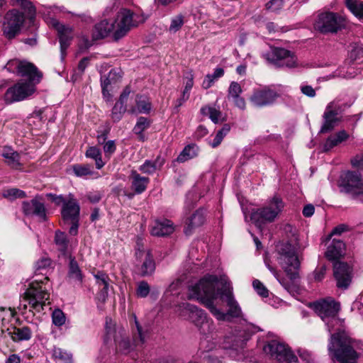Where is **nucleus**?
<instances>
[{"label":"nucleus","instance_id":"nucleus-1","mask_svg":"<svg viewBox=\"0 0 363 363\" xmlns=\"http://www.w3.org/2000/svg\"><path fill=\"white\" fill-rule=\"evenodd\" d=\"M189 296L190 298L200 300L218 320H225L227 315L214 306L213 302L218 298L227 303L229 307L228 315L234 317L240 315L241 310L233 297L230 284L225 283L219 288L218 278L216 276L204 277L191 287Z\"/></svg>","mask_w":363,"mask_h":363},{"label":"nucleus","instance_id":"nucleus-2","mask_svg":"<svg viewBox=\"0 0 363 363\" xmlns=\"http://www.w3.org/2000/svg\"><path fill=\"white\" fill-rule=\"evenodd\" d=\"M328 352L333 360L339 363H358L363 357V345L350 338L344 331L330 336Z\"/></svg>","mask_w":363,"mask_h":363},{"label":"nucleus","instance_id":"nucleus-3","mask_svg":"<svg viewBox=\"0 0 363 363\" xmlns=\"http://www.w3.org/2000/svg\"><path fill=\"white\" fill-rule=\"evenodd\" d=\"M15 4L20 6L23 13L13 9L7 12L4 18L3 32L9 38H13L20 31L25 21V15L30 22H33L35 18V9L33 4L26 0H16Z\"/></svg>","mask_w":363,"mask_h":363},{"label":"nucleus","instance_id":"nucleus-4","mask_svg":"<svg viewBox=\"0 0 363 363\" xmlns=\"http://www.w3.org/2000/svg\"><path fill=\"white\" fill-rule=\"evenodd\" d=\"M284 208V203L277 196H273L262 207L254 211L250 216L255 224L261 228L265 223L275 221Z\"/></svg>","mask_w":363,"mask_h":363},{"label":"nucleus","instance_id":"nucleus-5","mask_svg":"<svg viewBox=\"0 0 363 363\" xmlns=\"http://www.w3.org/2000/svg\"><path fill=\"white\" fill-rule=\"evenodd\" d=\"M313 28L321 34H335L345 26V19L340 14L326 10L318 11Z\"/></svg>","mask_w":363,"mask_h":363},{"label":"nucleus","instance_id":"nucleus-6","mask_svg":"<svg viewBox=\"0 0 363 363\" xmlns=\"http://www.w3.org/2000/svg\"><path fill=\"white\" fill-rule=\"evenodd\" d=\"M297 245L283 242L277 246L278 261L291 279L298 277L300 261L297 255Z\"/></svg>","mask_w":363,"mask_h":363},{"label":"nucleus","instance_id":"nucleus-7","mask_svg":"<svg viewBox=\"0 0 363 363\" xmlns=\"http://www.w3.org/2000/svg\"><path fill=\"white\" fill-rule=\"evenodd\" d=\"M24 295L28 304L36 312L43 311L44 307L50 304L49 301L47 302L50 298V294L42 280L33 281Z\"/></svg>","mask_w":363,"mask_h":363},{"label":"nucleus","instance_id":"nucleus-8","mask_svg":"<svg viewBox=\"0 0 363 363\" xmlns=\"http://www.w3.org/2000/svg\"><path fill=\"white\" fill-rule=\"evenodd\" d=\"M340 187L342 191L363 202V178L359 172L347 171L342 173L340 178Z\"/></svg>","mask_w":363,"mask_h":363},{"label":"nucleus","instance_id":"nucleus-9","mask_svg":"<svg viewBox=\"0 0 363 363\" xmlns=\"http://www.w3.org/2000/svg\"><path fill=\"white\" fill-rule=\"evenodd\" d=\"M80 207L77 201L71 194L68 195V199L64 203L61 210L62 224L65 227H69V233L72 235L77 234L79 221Z\"/></svg>","mask_w":363,"mask_h":363},{"label":"nucleus","instance_id":"nucleus-10","mask_svg":"<svg viewBox=\"0 0 363 363\" xmlns=\"http://www.w3.org/2000/svg\"><path fill=\"white\" fill-rule=\"evenodd\" d=\"M311 307L314 310L317 315L328 325L329 330L330 322L337 323V316L340 311V303L336 302L334 298L328 297L320 299L313 303Z\"/></svg>","mask_w":363,"mask_h":363},{"label":"nucleus","instance_id":"nucleus-11","mask_svg":"<svg viewBox=\"0 0 363 363\" xmlns=\"http://www.w3.org/2000/svg\"><path fill=\"white\" fill-rule=\"evenodd\" d=\"M141 21L138 20V16L130 10L121 9L118 12L115 21L112 23L114 25V39L118 40L124 37L131 28L138 26Z\"/></svg>","mask_w":363,"mask_h":363},{"label":"nucleus","instance_id":"nucleus-12","mask_svg":"<svg viewBox=\"0 0 363 363\" xmlns=\"http://www.w3.org/2000/svg\"><path fill=\"white\" fill-rule=\"evenodd\" d=\"M347 106L346 104H342L337 99L330 101L324 111L323 116L324 121L320 132L325 133L333 130L340 121L339 115L344 111Z\"/></svg>","mask_w":363,"mask_h":363},{"label":"nucleus","instance_id":"nucleus-13","mask_svg":"<svg viewBox=\"0 0 363 363\" xmlns=\"http://www.w3.org/2000/svg\"><path fill=\"white\" fill-rule=\"evenodd\" d=\"M264 351L280 363H296L297 357L284 343L272 340L264 347Z\"/></svg>","mask_w":363,"mask_h":363},{"label":"nucleus","instance_id":"nucleus-14","mask_svg":"<svg viewBox=\"0 0 363 363\" xmlns=\"http://www.w3.org/2000/svg\"><path fill=\"white\" fill-rule=\"evenodd\" d=\"M184 309L189 313V320L195 324L201 333L208 334L213 330L212 320L206 317L203 310L189 303L185 305Z\"/></svg>","mask_w":363,"mask_h":363},{"label":"nucleus","instance_id":"nucleus-15","mask_svg":"<svg viewBox=\"0 0 363 363\" xmlns=\"http://www.w3.org/2000/svg\"><path fill=\"white\" fill-rule=\"evenodd\" d=\"M34 91L35 85L33 83L21 80L6 90L4 101L7 104L20 101L30 96Z\"/></svg>","mask_w":363,"mask_h":363},{"label":"nucleus","instance_id":"nucleus-16","mask_svg":"<svg viewBox=\"0 0 363 363\" xmlns=\"http://www.w3.org/2000/svg\"><path fill=\"white\" fill-rule=\"evenodd\" d=\"M136 332L133 335V343L131 344L128 337L125 335H120L116 337L115 342L116 344V349L121 353L127 354L130 352L133 345L139 346L142 345L145 341V334L144 333L142 327L139 325L138 322L135 320Z\"/></svg>","mask_w":363,"mask_h":363},{"label":"nucleus","instance_id":"nucleus-17","mask_svg":"<svg viewBox=\"0 0 363 363\" xmlns=\"http://www.w3.org/2000/svg\"><path fill=\"white\" fill-rule=\"evenodd\" d=\"M136 269L141 277L152 275L155 270V262L150 251L139 247L135 251Z\"/></svg>","mask_w":363,"mask_h":363},{"label":"nucleus","instance_id":"nucleus-18","mask_svg":"<svg viewBox=\"0 0 363 363\" xmlns=\"http://www.w3.org/2000/svg\"><path fill=\"white\" fill-rule=\"evenodd\" d=\"M279 97V94L268 87L258 89L253 91L250 97V102L256 107L272 105Z\"/></svg>","mask_w":363,"mask_h":363},{"label":"nucleus","instance_id":"nucleus-19","mask_svg":"<svg viewBox=\"0 0 363 363\" xmlns=\"http://www.w3.org/2000/svg\"><path fill=\"white\" fill-rule=\"evenodd\" d=\"M334 277L339 289H346L352 281V268L345 262H336L333 267Z\"/></svg>","mask_w":363,"mask_h":363},{"label":"nucleus","instance_id":"nucleus-20","mask_svg":"<svg viewBox=\"0 0 363 363\" xmlns=\"http://www.w3.org/2000/svg\"><path fill=\"white\" fill-rule=\"evenodd\" d=\"M263 57L271 62L276 63L283 60L282 65L288 67H294L296 65V59L291 55V52L284 48H273L270 52L263 54Z\"/></svg>","mask_w":363,"mask_h":363},{"label":"nucleus","instance_id":"nucleus-21","mask_svg":"<svg viewBox=\"0 0 363 363\" xmlns=\"http://www.w3.org/2000/svg\"><path fill=\"white\" fill-rule=\"evenodd\" d=\"M22 208L26 216L34 215L43 220H46V209L39 196H35L29 201L23 202Z\"/></svg>","mask_w":363,"mask_h":363},{"label":"nucleus","instance_id":"nucleus-22","mask_svg":"<svg viewBox=\"0 0 363 363\" xmlns=\"http://www.w3.org/2000/svg\"><path fill=\"white\" fill-rule=\"evenodd\" d=\"M51 23L57 31L62 55L64 56L65 51L68 48L69 42L73 37L72 28L68 26L60 23L55 19H52Z\"/></svg>","mask_w":363,"mask_h":363},{"label":"nucleus","instance_id":"nucleus-23","mask_svg":"<svg viewBox=\"0 0 363 363\" xmlns=\"http://www.w3.org/2000/svg\"><path fill=\"white\" fill-rule=\"evenodd\" d=\"M18 75L26 77L28 80L27 82L33 83L34 85L39 83L42 78V74L38 70L37 67L33 64L26 61L22 62Z\"/></svg>","mask_w":363,"mask_h":363},{"label":"nucleus","instance_id":"nucleus-24","mask_svg":"<svg viewBox=\"0 0 363 363\" xmlns=\"http://www.w3.org/2000/svg\"><path fill=\"white\" fill-rule=\"evenodd\" d=\"M130 93L129 88H125L120 96L118 101L115 104L111 114L113 122L119 121L123 113L126 111V101Z\"/></svg>","mask_w":363,"mask_h":363},{"label":"nucleus","instance_id":"nucleus-25","mask_svg":"<svg viewBox=\"0 0 363 363\" xmlns=\"http://www.w3.org/2000/svg\"><path fill=\"white\" fill-rule=\"evenodd\" d=\"M152 108V104L147 96L137 95L135 99V105L132 106L128 112L131 114L149 113Z\"/></svg>","mask_w":363,"mask_h":363},{"label":"nucleus","instance_id":"nucleus-26","mask_svg":"<svg viewBox=\"0 0 363 363\" xmlns=\"http://www.w3.org/2000/svg\"><path fill=\"white\" fill-rule=\"evenodd\" d=\"M174 230L173 223L167 219L155 220L151 233L152 235L162 237L172 234Z\"/></svg>","mask_w":363,"mask_h":363},{"label":"nucleus","instance_id":"nucleus-27","mask_svg":"<svg viewBox=\"0 0 363 363\" xmlns=\"http://www.w3.org/2000/svg\"><path fill=\"white\" fill-rule=\"evenodd\" d=\"M130 179L131 180V188L135 194H142L145 191L150 182L148 177L140 176L135 170L131 171Z\"/></svg>","mask_w":363,"mask_h":363},{"label":"nucleus","instance_id":"nucleus-28","mask_svg":"<svg viewBox=\"0 0 363 363\" xmlns=\"http://www.w3.org/2000/svg\"><path fill=\"white\" fill-rule=\"evenodd\" d=\"M111 32L114 33V25L106 20H103L94 26L92 30V38L94 40L104 38Z\"/></svg>","mask_w":363,"mask_h":363},{"label":"nucleus","instance_id":"nucleus-29","mask_svg":"<svg viewBox=\"0 0 363 363\" xmlns=\"http://www.w3.org/2000/svg\"><path fill=\"white\" fill-rule=\"evenodd\" d=\"M1 156L5 159L6 163L12 169H20L22 164L20 162V154L11 147H5L1 152Z\"/></svg>","mask_w":363,"mask_h":363},{"label":"nucleus","instance_id":"nucleus-30","mask_svg":"<svg viewBox=\"0 0 363 363\" xmlns=\"http://www.w3.org/2000/svg\"><path fill=\"white\" fill-rule=\"evenodd\" d=\"M345 250V243L340 240L333 239L332 243L328 247L325 256L330 260H335L343 255Z\"/></svg>","mask_w":363,"mask_h":363},{"label":"nucleus","instance_id":"nucleus-31","mask_svg":"<svg viewBox=\"0 0 363 363\" xmlns=\"http://www.w3.org/2000/svg\"><path fill=\"white\" fill-rule=\"evenodd\" d=\"M6 333L15 342L28 340L31 338V331L28 327L11 326L6 329Z\"/></svg>","mask_w":363,"mask_h":363},{"label":"nucleus","instance_id":"nucleus-32","mask_svg":"<svg viewBox=\"0 0 363 363\" xmlns=\"http://www.w3.org/2000/svg\"><path fill=\"white\" fill-rule=\"evenodd\" d=\"M205 221L204 213L202 210H198L186 221L187 227L185 229L186 235L190 234L194 228L201 226Z\"/></svg>","mask_w":363,"mask_h":363},{"label":"nucleus","instance_id":"nucleus-33","mask_svg":"<svg viewBox=\"0 0 363 363\" xmlns=\"http://www.w3.org/2000/svg\"><path fill=\"white\" fill-rule=\"evenodd\" d=\"M67 276L69 280L82 284L83 274L74 258H70Z\"/></svg>","mask_w":363,"mask_h":363},{"label":"nucleus","instance_id":"nucleus-34","mask_svg":"<svg viewBox=\"0 0 363 363\" xmlns=\"http://www.w3.org/2000/svg\"><path fill=\"white\" fill-rule=\"evenodd\" d=\"M198 147L196 145L186 146L177 158V162H184L195 157L198 154Z\"/></svg>","mask_w":363,"mask_h":363},{"label":"nucleus","instance_id":"nucleus-35","mask_svg":"<svg viewBox=\"0 0 363 363\" xmlns=\"http://www.w3.org/2000/svg\"><path fill=\"white\" fill-rule=\"evenodd\" d=\"M203 116H208L214 123L223 121L222 113L220 110L212 106H204L201 108Z\"/></svg>","mask_w":363,"mask_h":363},{"label":"nucleus","instance_id":"nucleus-36","mask_svg":"<svg viewBox=\"0 0 363 363\" xmlns=\"http://www.w3.org/2000/svg\"><path fill=\"white\" fill-rule=\"evenodd\" d=\"M347 7L357 18H363V2L359 0H345Z\"/></svg>","mask_w":363,"mask_h":363},{"label":"nucleus","instance_id":"nucleus-37","mask_svg":"<svg viewBox=\"0 0 363 363\" xmlns=\"http://www.w3.org/2000/svg\"><path fill=\"white\" fill-rule=\"evenodd\" d=\"M86 157L91 158L95 160L96 167L98 169H100L104 166V162L101 159V152L99 149L96 147H90L86 152Z\"/></svg>","mask_w":363,"mask_h":363},{"label":"nucleus","instance_id":"nucleus-38","mask_svg":"<svg viewBox=\"0 0 363 363\" xmlns=\"http://www.w3.org/2000/svg\"><path fill=\"white\" fill-rule=\"evenodd\" d=\"M52 357L62 363L72 362V354L59 347L54 348Z\"/></svg>","mask_w":363,"mask_h":363},{"label":"nucleus","instance_id":"nucleus-39","mask_svg":"<svg viewBox=\"0 0 363 363\" xmlns=\"http://www.w3.org/2000/svg\"><path fill=\"white\" fill-rule=\"evenodd\" d=\"M72 170L77 177H82L92 174V167L89 164H74L72 166Z\"/></svg>","mask_w":363,"mask_h":363},{"label":"nucleus","instance_id":"nucleus-40","mask_svg":"<svg viewBox=\"0 0 363 363\" xmlns=\"http://www.w3.org/2000/svg\"><path fill=\"white\" fill-rule=\"evenodd\" d=\"M230 125L228 124H225L223 128L217 132L212 142H209L210 145L212 147H218L221 143L223 138L230 131Z\"/></svg>","mask_w":363,"mask_h":363},{"label":"nucleus","instance_id":"nucleus-41","mask_svg":"<svg viewBox=\"0 0 363 363\" xmlns=\"http://www.w3.org/2000/svg\"><path fill=\"white\" fill-rule=\"evenodd\" d=\"M55 241L61 252H65L67 250L68 240L65 233L57 231L55 233Z\"/></svg>","mask_w":363,"mask_h":363},{"label":"nucleus","instance_id":"nucleus-42","mask_svg":"<svg viewBox=\"0 0 363 363\" xmlns=\"http://www.w3.org/2000/svg\"><path fill=\"white\" fill-rule=\"evenodd\" d=\"M184 24V16L181 14L173 17L171 20V23L169 30L171 33H176L178 31Z\"/></svg>","mask_w":363,"mask_h":363},{"label":"nucleus","instance_id":"nucleus-43","mask_svg":"<svg viewBox=\"0 0 363 363\" xmlns=\"http://www.w3.org/2000/svg\"><path fill=\"white\" fill-rule=\"evenodd\" d=\"M150 125V121L145 117H140L134 127V132L136 134H141Z\"/></svg>","mask_w":363,"mask_h":363},{"label":"nucleus","instance_id":"nucleus-44","mask_svg":"<svg viewBox=\"0 0 363 363\" xmlns=\"http://www.w3.org/2000/svg\"><path fill=\"white\" fill-rule=\"evenodd\" d=\"M242 90L240 85L236 82H232L228 88V97L229 99L240 96Z\"/></svg>","mask_w":363,"mask_h":363},{"label":"nucleus","instance_id":"nucleus-45","mask_svg":"<svg viewBox=\"0 0 363 363\" xmlns=\"http://www.w3.org/2000/svg\"><path fill=\"white\" fill-rule=\"evenodd\" d=\"M4 196L9 199L26 197V193L18 189H10L4 192Z\"/></svg>","mask_w":363,"mask_h":363},{"label":"nucleus","instance_id":"nucleus-46","mask_svg":"<svg viewBox=\"0 0 363 363\" xmlns=\"http://www.w3.org/2000/svg\"><path fill=\"white\" fill-rule=\"evenodd\" d=\"M150 291V288L147 282L145 281H140L138 284L136 294L138 297L145 298L147 296Z\"/></svg>","mask_w":363,"mask_h":363},{"label":"nucleus","instance_id":"nucleus-47","mask_svg":"<svg viewBox=\"0 0 363 363\" xmlns=\"http://www.w3.org/2000/svg\"><path fill=\"white\" fill-rule=\"evenodd\" d=\"M52 323L57 326H61L65 323V316L60 309H55L52 315Z\"/></svg>","mask_w":363,"mask_h":363},{"label":"nucleus","instance_id":"nucleus-48","mask_svg":"<svg viewBox=\"0 0 363 363\" xmlns=\"http://www.w3.org/2000/svg\"><path fill=\"white\" fill-rule=\"evenodd\" d=\"M252 286L259 296L262 297H267L269 296V291L259 280H254Z\"/></svg>","mask_w":363,"mask_h":363},{"label":"nucleus","instance_id":"nucleus-49","mask_svg":"<svg viewBox=\"0 0 363 363\" xmlns=\"http://www.w3.org/2000/svg\"><path fill=\"white\" fill-rule=\"evenodd\" d=\"M22 62L23 61H20L16 59L11 60L7 62V64L5 66V68L10 72L18 74L21 66L22 65Z\"/></svg>","mask_w":363,"mask_h":363},{"label":"nucleus","instance_id":"nucleus-50","mask_svg":"<svg viewBox=\"0 0 363 363\" xmlns=\"http://www.w3.org/2000/svg\"><path fill=\"white\" fill-rule=\"evenodd\" d=\"M266 265L268 268V269L274 274V276L276 277V279L279 281V282L284 286V288L289 291L290 290V286L289 284L285 281L284 279L279 278V274L277 271L272 267L267 261H265Z\"/></svg>","mask_w":363,"mask_h":363},{"label":"nucleus","instance_id":"nucleus-51","mask_svg":"<svg viewBox=\"0 0 363 363\" xmlns=\"http://www.w3.org/2000/svg\"><path fill=\"white\" fill-rule=\"evenodd\" d=\"M140 171H141L143 173L151 174H153L156 169L154 166V164L152 161L151 160H146L139 168Z\"/></svg>","mask_w":363,"mask_h":363},{"label":"nucleus","instance_id":"nucleus-52","mask_svg":"<svg viewBox=\"0 0 363 363\" xmlns=\"http://www.w3.org/2000/svg\"><path fill=\"white\" fill-rule=\"evenodd\" d=\"M284 0H270L266 4V9L271 11H277L283 6Z\"/></svg>","mask_w":363,"mask_h":363},{"label":"nucleus","instance_id":"nucleus-53","mask_svg":"<svg viewBox=\"0 0 363 363\" xmlns=\"http://www.w3.org/2000/svg\"><path fill=\"white\" fill-rule=\"evenodd\" d=\"M51 264V260L48 258H42L39 259L35 264V273L39 272L41 273V270L46 269Z\"/></svg>","mask_w":363,"mask_h":363},{"label":"nucleus","instance_id":"nucleus-54","mask_svg":"<svg viewBox=\"0 0 363 363\" xmlns=\"http://www.w3.org/2000/svg\"><path fill=\"white\" fill-rule=\"evenodd\" d=\"M47 196L50 198L51 201L54 202L56 205L60 206L62 205L63 206L64 203H66L67 201L68 197L65 198L62 195H55L52 194H47Z\"/></svg>","mask_w":363,"mask_h":363},{"label":"nucleus","instance_id":"nucleus-55","mask_svg":"<svg viewBox=\"0 0 363 363\" xmlns=\"http://www.w3.org/2000/svg\"><path fill=\"white\" fill-rule=\"evenodd\" d=\"M116 145L113 140H108L104 145V151L108 156L111 155L116 150Z\"/></svg>","mask_w":363,"mask_h":363},{"label":"nucleus","instance_id":"nucleus-56","mask_svg":"<svg viewBox=\"0 0 363 363\" xmlns=\"http://www.w3.org/2000/svg\"><path fill=\"white\" fill-rule=\"evenodd\" d=\"M301 93L308 97H314L315 96V89L309 85H304L301 86Z\"/></svg>","mask_w":363,"mask_h":363},{"label":"nucleus","instance_id":"nucleus-57","mask_svg":"<svg viewBox=\"0 0 363 363\" xmlns=\"http://www.w3.org/2000/svg\"><path fill=\"white\" fill-rule=\"evenodd\" d=\"M224 74V70L223 68L217 67L215 69L214 72L211 74H207V77L210 79H212V82H214V81Z\"/></svg>","mask_w":363,"mask_h":363},{"label":"nucleus","instance_id":"nucleus-58","mask_svg":"<svg viewBox=\"0 0 363 363\" xmlns=\"http://www.w3.org/2000/svg\"><path fill=\"white\" fill-rule=\"evenodd\" d=\"M333 138L337 142L338 144L347 140L349 137L348 134L345 130L338 132L335 135H333Z\"/></svg>","mask_w":363,"mask_h":363},{"label":"nucleus","instance_id":"nucleus-59","mask_svg":"<svg viewBox=\"0 0 363 363\" xmlns=\"http://www.w3.org/2000/svg\"><path fill=\"white\" fill-rule=\"evenodd\" d=\"M337 145H338V143L335 140V138H333V136H330L327 139V140L324 145V150H325V151H328Z\"/></svg>","mask_w":363,"mask_h":363},{"label":"nucleus","instance_id":"nucleus-60","mask_svg":"<svg viewBox=\"0 0 363 363\" xmlns=\"http://www.w3.org/2000/svg\"><path fill=\"white\" fill-rule=\"evenodd\" d=\"M232 99L234 101V103L237 107H238L239 108H240L242 110H244L245 108L246 103H245V99L242 97H241L240 96L238 97H235Z\"/></svg>","mask_w":363,"mask_h":363},{"label":"nucleus","instance_id":"nucleus-61","mask_svg":"<svg viewBox=\"0 0 363 363\" xmlns=\"http://www.w3.org/2000/svg\"><path fill=\"white\" fill-rule=\"evenodd\" d=\"M325 267H322L318 270L315 271L314 272V279L315 281H321L325 276Z\"/></svg>","mask_w":363,"mask_h":363},{"label":"nucleus","instance_id":"nucleus-62","mask_svg":"<svg viewBox=\"0 0 363 363\" xmlns=\"http://www.w3.org/2000/svg\"><path fill=\"white\" fill-rule=\"evenodd\" d=\"M314 206L311 204L306 205L303 209V214L306 217H311L314 213Z\"/></svg>","mask_w":363,"mask_h":363},{"label":"nucleus","instance_id":"nucleus-63","mask_svg":"<svg viewBox=\"0 0 363 363\" xmlns=\"http://www.w3.org/2000/svg\"><path fill=\"white\" fill-rule=\"evenodd\" d=\"M152 162L154 164V166H155L156 170H157V169H160L162 168V167L164 164L165 160L164 157L159 155L157 157V158L154 161H152Z\"/></svg>","mask_w":363,"mask_h":363},{"label":"nucleus","instance_id":"nucleus-64","mask_svg":"<svg viewBox=\"0 0 363 363\" xmlns=\"http://www.w3.org/2000/svg\"><path fill=\"white\" fill-rule=\"evenodd\" d=\"M108 289L102 287L97 295V298L101 302H104L108 296Z\"/></svg>","mask_w":363,"mask_h":363}]
</instances>
